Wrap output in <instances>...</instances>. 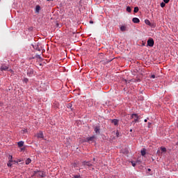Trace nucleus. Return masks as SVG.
Segmentation results:
<instances>
[{
    "label": "nucleus",
    "instance_id": "nucleus-27",
    "mask_svg": "<svg viewBox=\"0 0 178 178\" xmlns=\"http://www.w3.org/2000/svg\"><path fill=\"white\" fill-rule=\"evenodd\" d=\"M132 166H134V168L136 166V162L132 161L131 162Z\"/></svg>",
    "mask_w": 178,
    "mask_h": 178
},
{
    "label": "nucleus",
    "instance_id": "nucleus-37",
    "mask_svg": "<svg viewBox=\"0 0 178 178\" xmlns=\"http://www.w3.org/2000/svg\"><path fill=\"white\" fill-rule=\"evenodd\" d=\"M21 149H22V151H23V150H24V148H22Z\"/></svg>",
    "mask_w": 178,
    "mask_h": 178
},
{
    "label": "nucleus",
    "instance_id": "nucleus-28",
    "mask_svg": "<svg viewBox=\"0 0 178 178\" xmlns=\"http://www.w3.org/2000/svg\"><path fill=\"white\" fill-rule=\"evenodd\" d=\"M115 134L117 137H119V131H117Z\"/></svg>",
    "mask_w": 178,
    "mask_h": 178
},
{
    "label": "nucleus",
    "instance_id": "nucleus-40",
    "mask_svg": "<svg viewBox=\"0 0 178 178\" xmlns=\"http://www.w3.org/2000/svg\"><path fill=\"white\" fill-rule=\"evenodd\" d=\"M44 90H47V88H45Z\"/></svg>",
    "mask_w": 178,
    "mask_h": 178
},
{
    "label": "nucleus",
    "instance_id": "nucleus-35",
    "mask_svg": "<svg viewBox=\"0 0 178 178\" xmlns=\"http://www.w3.org/2000/svg\"><path fill=\"white\" fill-rule=\"evenodd\" d=\"M148 124H149V126H150V124H151V122H148Z\"/></svg>",
    "mask_w": 178,
    "mask_h": 178
},
{
    "label": "nucleus",
    "instance_id": "nucleus-39",
    "mask_svg": "<svg viewBox=\"0 0 178 178\" xmlns=\"http://www.w3.org/2000/svg\"><path fill=\"white\" fill-rule=\"evenodd\" d=\"M177 145H178V142H177Z\"/></svg>",
    "mask_w": 178,
    "mask_h": 178
},
{
    "label": "nucleus",
    "instance_id": "nucleus-33",
    "mask_svg": "<svg viewBox=\"0 0 178 178\" xmlns=\"http://www.w3.org/2000/svg\"><path fill=\"white\" fill-rule=\"evenodd\" d=\"M144 122H148V120L145 119Z\"/></svg>",
    "mask_w": 178,
    "mask_h": 178
},
{
    "label": "nucleus",
    "instance_id": "nucleus-17",
    "mask_svg": "<svg viewBox=\"0 0 178 178\" xmlns=\"http://www.w3.org/2000/svg\"><path fill=\"white\" fill-rule=\"evenodd\" d=\"M26 165H30L31 163V159H27L25 161Z\"/></svg>",
    "mask_w": 178,
    "mask_h": 178
},
{
    "label": "nucleus",
    "instance_id": "nucleus-16",
    "mask_svg": "<svg viewBox=\"0 0 178 178\" xmlns=\"http://www.w3.org/2000/svg\"><path fill=\"white\" fill-rule=\"evenodd\" d=\"M120 30H121V31H127V28L126 27V26H122L120 27Z\"/></svg>",
    "mask_w": 178,
    "mask_h": 178
},
{
    "label": "nucleus",
    "instance_id": "nucleus-25",
    "mask_svg": "<svg viewBox=\"0 0 178 178\" xmlns=\"http://www.w3.org/2000/svg\"><path fill=\"white\" fill-rule=\"evenodd\" d=\"M67 108H70V109H73V108H72V104H68Z\"/></svg>",
    "mask_w": 178,
    "mask_h": 178
},
{
    "label": "nucleus",
    "instance_id": "nucleus-7",
    "mask_svg": "<svg viewBox=\"0 0 178 178\" xmlns=\"http://www.w3.org/2000/svg\"><path fill=\"white\" fill-rule=\"evenodd\" d=\"M100 130L101 128L99 127V126H96L94 129L95 133H96V134H99Z\"/></svg>",
    "mask_w": 178,
    "mask_h": 178
},
{
    "label": "nucleus",
    "instance_id": "nucleus-32",
    "mask_svg": "<svg viewBox=\"0 0 178 178\" xmlns=\"http://www.w3.org/2000/svg\"><path fill=\"white\" fill-rule=\"evenodd\" d=\"M90 24H94V22L90 21Z\"/></svg>",
    "mask_w": 178,
    "mask_h": 178
},
{
    "label": "nucleus",
    "instance_id": "nucleus-30",
    "mask_svg": "<svg viewBox=\"0 0 178 178\" xmlns=\"http://www.w3.org/2000/svg\"><path fill=\"white\" fill-rule=\"evenodd\" d=\"M155 77H156V76H155L154 74H153V75L151 76V79H155Z\"/></svg>",
    "mask_w": 178,
    "mask_h": 178
},
{
    "label": "nucleus",
    "instance_id": "nucleus-4",
    "mask_svg": "<svg viewBox=\"0 0 178 178\" xmlns=\"http://www.w3.org/2000/svg\"><path fill=\"white\" fill-rule=\"evenodd\" d=\"M13 157L12 156H9V161H8L7 165H8V167H10V168L13 166V162H14V163H16V161H13Z\"/></svg>",
    "mask_w": 178,
    "mask_h": 178
},
{
    "label": "nucleus",
    "instance_id": "nucleus-24",
    "mask_svg": "<svg viewBox=\"0 0 178 178\" xmlns=\"http://www.w3.org/2000/svg\"><path fill=\"white\" fill-rule=\"evenodd\" d=\"M23 81H24V83H28V82H29V79L24 78V80H23Z\"/></svg>",
    "mask_w": 178,
    "mask_h": 178
},
{
    "label": "nucleus",
    "instance_id": "nucleus-22",
    "mask_svg": "<svg viewBox=\"0 0 178 178\" xmlns=\"http://www.w3.org/2000/svg\"><path fill=\"white\" fill-rule=\"evenodd\" d=\"M166 3H163V2H162V3H161V8H165V6H166V4H165Z\"/></svg>",
    "mask_w": 178,
    "mask_h": 178
},
{
    "label": "nucleus",
    "instance_id": "nucleus-11",
    "mask_svg": "<svg viewBox=\"0 0 178 178\" xmlns=\"http://www.w3.org/2000/svg\"><path fill=\"white\" fill-rule=\"evenodd\" d=\"M111 123H113L114 126H118L119 124V120L116 119L112 120Z\"/></svg>",
    "mask_w": 178,
    "mask_h": 178
},
{
    "label": "nucleus",
    "instance_id": "nucleus-38",
    "mask_svg": "<svg viewBox=\"0 0 178 178\" xmlns=\"http://www.w3.org/2000/svg\"><path fill=\"white\" fill-rule=\"evenodd\" d=\"M47 1H54V0H47Z\"/></svg>",
    "mask_w": 178,
    "mask_h": 178
},
{
    "label": "nucleus",
    "instance_id": "nucleus-31",
    "mask_svg": "<svg viewBox=\"0 0 178 178\" xmlns=\"http://www.w3.org/2000/svg\"><path fill=\"white\" fill-rule=\"evenodd\" d=\"M23 133H27V129L22 130Z\"/></svg>",
    "mask_w": 178,
    "mask_h": 178
},
{
    "label": "nucleus",
    "instance_id": "nucleus-9",
    "mask_svg": "<svg viewBox=\"0 0 178 178\" xmlns=\"http://www.w3.org/2000/svg\"><path fill=\"white\" fill-rule=\"evenodd\" d=\"M37 137H38V138H44V134H42V131H40L37 134Z\"/></svg>",
    "mask_w": 178,
    "mask_h": 178
},
{
    "label": "nucleus",
    "instance_id": "nucleus-10",
    "mask_svg": "<svg viewBox=\"0 0 178 178\" xmlns=\"http://www.w3.org/2000/svg\"><path fill=\"white\" fill-rule=\"evenodd\" d=\"M83 163L84 165H86V166H89V167L92 166V164L90 161H83Z\"/></svg>",
    "mask_w": 178,
    "mask_h": 178
},
{
    "label": "nucleus",
    "instance_id": "nucleus-15",
    "mask_svg": "<svg viewBox=\"0 0 178 178\" xmlns=\"http://www.w3.org/2000/svg\"><path fill=\"white\" fill-rule=\"evenodd\" d=\"M17 145H18V147H19V148H20V147H23V145H24V142H23V141H19V142L17 143Z\"/></svg>",
    "mask_w": 178,
    "mask_h": 178
},
{
    "label": "nucleus",
    "instance_id": "nucleus-2",
    "mask_svg": "<svg viewBox=\"0 0 178 178\" xmlns=\"http://www.w3.org/2000/svg\"><path fill=\"white\" fill-rule=\"evenodd\" d=\"M33 176H35V177H45L47 175L44 171L35 170L34 171Z\"/></svg>",
    "mask_w": 178,
    "mask_h": 178
},
{
    "label": "nucleus",
    "instance_id": "nucleus-19",
    "mask_svg": "<svg viewBox=\"0 0 178 178\" xmlns=\"http://www.w3.org/2000/svg\"><path fill=\"white\" fill-rule=\"evenodd\" d=\"M34 49H37L38 51H40V48H38V44L33 45Z\"/></svg>",
    "mask_w": 178,
    "mask_h": 178
},
{
    "label": "nucleus",
    "instance_id": "nucleus-12",
    "mask_svg": "<svg viewBox=\"0 0 178 178\" xmlns=\"http://www.w3.org/2000/svg\"><path fill=\"white\" fill-rule=\"evenodd\" d=\"M41 10V7L40 6H35V13H40V10Z\"/></svg>",
    "mask_w": 178,
    "mask_h": 178
},
{
    "label": "nucleus",
    "instance_id": "nucleus-18",
    "mask_svg": "<svg viewBox=\"0 0 178 178\" xmlns=\"http://www.w3.org/2000/svg\"><path fill=\"white\" fill-rule=\"evenodd\" d=\"M145 24H147V26H151V22L148 19L145 20Z\"/></svg>",
    "mask_w": 178,
    "mask_h": 178
},
{
    "label": "nucleus",
    "instance_id": "nucleus-26",
    "mask_svg": "<svg viewBox=\"0 0 178 178\" xmlns=\"http://www.w3.org/2000/svg\"><path fill=\"white\" fill-rule=\"evenodd\" d=\"M170 0H163V2L165 3H169Z\"/></svg>",
    "mask_w": 178,
    "mask_h": 178
},
{
    "label": "nucleus",
    "instance_id": "nucleus-21",
    "mask_svg": "<svg viewBox=\"0 0 178 178\" xmlns=\"http://www.w3.org/2000/svg\"><path fill=\"white\" fill-rule=\"evenodd\" d=\"M138 10H139L138 7H135L134 12V13H138Z\"/></svg>",
    "mask_w": 178,
    "mask_h": 178
},
{
    "label": "nucleus",
    "instance_id": "nucleus-8",
    "mask_svg": "<svg viewBox=\"0 0 178 178\" xmlns=\"http://www.w3.org/2000/svg\"><path fill=\"white\" fill-rule=\"evenodd\" d=\"M86 140L88 143H90V141H94V140H95V136H92L91 137L87 138Z\"/></svg>",
    "mask_w": 178,
    "mask_h": 178
},
{
    "label": "nucleus",
    "instance_id": "nucleus-3",
    "mask_svg": "<svg viewBox=\"0 0 178 178\" xmlns=\"http://www.w3.org/2000/svg\"><path fill=\"white\" fill-rule=\"evenodd\" d=\"M26 74L29 77H33L34 75V70H33V68H29L27 70Z\"/></svg>",
    "mask_w": 178,
    "mask_h": 178
},
{
    "label": "nucleus",
    "instance_id": "nucleus-14",
    "mask_svg": "<svg viewBox=\"0 0 178 178\" xmlns=\"http://www.w3.org/2000/svg\"><path fill=\"white\" fill-rule=\"evenodd\" d=\"M132 22L134 23H138L140 22V19L137 18V17H134L132 19Z\"/></svg>",
    "mask_w": 178,
    "mask_h": 178
},
{
    "label": "nucleus",
    "instance_id": "nucleus-13",
    "mask_svg": "<svg viewBox=\"0 0 178 178\" xmlns=\"http://www.w3.org/2000/svg\"><path fill=\"white\" fill-rule=\"evenodd\" d=\"M140 154L142 155V156H145V154H147L146 149H143L140 151Z\"/></svg>",
    "mask_w": 178,
    "mask_h": 178
},
{
    "label": "nucleus",
    "instance_id": "nucleus-6",
    "mask_svg": "<svg viewBox=\"0 0 178 178\" xmlns=\"http://www.w3.org/2000/svg\"><path fill=\"white\" fill-rule=\"evenodd\" d=\"M147 45H148L149 47H154V39L149 38V39L147 40Z\"/></svg>",
    "mask_w": 178,
    "mask_h": 178
},
{
    "label": "nucleus",
    "instance_id": "nucleus-36",
    "mask_svg": "<svg viewBox=\"0 0 178 178\" xmlns=\"http://www.w3.org/2000/svg\"><path fill=\"white\" fill-rule=\"evenodd\" d=\"M133 131V129H130V132L131 133Z\"/></svg>",
    "mask_w": 178,
    "mask_h": 178
},
{
    "label": "nucleus",
    "instance_id": "nucleus-5",
    "mask_svg": "<svg viewBox=\"0 0 178 178\" xmlns=\"http://www.w3.org/2000/svg\"><path fill=\"white\" fill-rule=\"evenodd\" d=\"M131 118H132V119L135 118L134 121V123H138V122H140V121H138V120L140 119V117H138V114H132Z\"/></svg>",
    "mask_w": 178,
    "mask_h": 178
},
{
    "label": "nucleus",
    "instance_id": "nucleus-29",
    "mask_svg": "<svg viewBox=\"0 0 178 178\" xmlns=\"http://www.w3.org/2000/svg\"><path fill=\"white\" fill-rule=\"evenodd\" d=\"M80 175H74V178H80Z\"/></svg>",
    "mask_w": 178,
    "mask_h": 178
},
{
    "label": "nucleus",
    "instance_id": "nucleus-20",
    "mask_svg": "<svg viewBox=\"0 0 178 178\" xmlns=\"http://www.w3.org/2000/svg\"><path fill=\"white\" fill-rule=\"evenodd\" d=\"M127 12L131 13V8L130 6L127 7Z\"/></svg>",
    "mask_w": 178,
    "mask_h": 178
},
{
    "label": "nucleus",
    "instance_id": "nucleus-23",
    "mask_svg": "<svg viewBox=\"0 0 178 178\" xmlns=\"http://www.w3.org/2000/svg\"><path fill=\"white\" fill-rule=\"evenodd\" d=\"M161 150L162 151V152H166V147H161Z\"/></svg>",
    "mask_w": 178,
    "mask_h": 178
},
{
    "label": "nucleus",
    "instance_id": "nucleus-1",
    "mask_svg": "<svg viewBox=\"0 0 178 178\" xmlns=\"http://www.w3.org/2000/svg\"><path fill=\"white\" fill-rule=\"evenodd\" d=\"M1 72H10V73H13V70L12 69H9V65L1 64L0 67Z\"/></svg>",
    "mask_w": 178,
    "mask_h": 178
},
{
    "label": "nucleus",
    "instance_id": "nucleus-34",
    "mask_svg": "<svg viewBox=\"0 0 178 178\" xmlns=\"http://www.w3.org/2000/svg\"><path fill=\"white\" fill-rule=\"evenodd\" d=\"M148 172H151V169L149 168V169H148Z\"/></svg>",
    "mask_w": 178,
    "mask_h": 178
}]
</instances>
